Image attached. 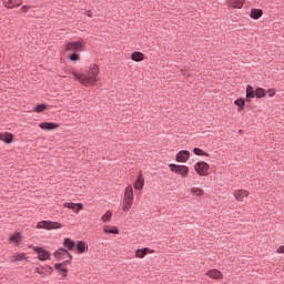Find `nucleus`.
<instances>
[{"instance_id":"nucleus-20","label":"nucleus","mask_w":284,"mask_h":284,"mask_svg":"<svg viewBox=\"0 0 284 284\" xmlns=\"http://www.w3.org/2000/svg\"><path fill=\"white\" fill-rule=\"evenodd\" d=\"M21 3H22L21 1L14 2V0H4L3 1L4 8H9V9L19 8V6H21Z\"/></svg>"},{"instance_id":"nucleus-19","label":"nucleus","mask_w":284,"mask_h":284,"mask_svg":"<svg viewBox=\"0 0 284 284\" xmlns=\"http://www.w3.org/2000/svg\"><path fill=\"white\" fill-rule=\"evenodd\" d=\"M26 258H28L26 253H16L11 256V263L26 261Z\"/></svg>"},{"instance_id":"nucleus-38","label":"nucleus","mask_w":284,"mask_h":284,"mask_svg":"<svg viewBox=\"0 0 284 284\" xmlns=\"http://www.w3.org/2000/svg\"><path fill=\"white\" fill-rule=\"evenodd\" d=\"M70 261H72V260L69 258V260L64 261L61 264L64 265V267H68V265H70Z\"/></svg>"},{"instance_id":"nucleus-29","label":"nucleus","mask_w":284,"mask_h":284,"mask_svg":"<svg viewBox=\"0 0 284 284\" xmlns=\"http://www.w3.org/2000/svg\"><path fill=\"white\" fill-rule=\"evenodd\" d=\"M234 104L239 108V112H241L242 110H245V100L237 99L235 100Z\"/></svg>"},{"instance_id":"nucleus-3","label":"nucleus","mask_w":284,"mask_h":284,"mask_svg":"<svg viewBox=\"0 0 284 284\" xmlns=\"http://www.w3.org/2000/svg\"><path fill=\"white\" fill-rule=\"evenodd\" d=\"M61 227H63L62 223L52 221H40L37 224L38 230H61Z\"/></svg>"},{"instance_id":"nucleus-1","label":"nucleus","mask_w":284,"mask_h":284,"mask_svg":"<svg viewBox=\"0 0 284 284\" xmlns=\"http://www.w3.org/2000/svg\"><path fill=\"white\" fill-rule=\"evenodd\" d=\"M99 72H100L99 64L92 63L89 65L87 70V74L73 71L72 75L74 77V80L79 81L81 85L88 87V85H94V83L99 81Z\"/></svg>"},{"instance_id":"nucleus-31","label":"nucleus","mask_w":284,"mask_h":284,"mask_svg":"<svg viewBox=\"0 0 284 284\" xmlns=\"http://www.w3.org/2000/svg\"><path fill=\"white\" fill-rule=\"evenodd\" d=\"M193 152L194 154H196V156H210V154H207L205 151H203L200 148H194Z\"/></svg>"},{"instance_id":"nucleus-21","label":"nucleus","mask_w":284,"mask_h":284,"mask_svg":"<svg viewBox=\"0 0 284 284\" xmlns=\"http://www.w3.org/2000/svg\"><path fill=\"white\" fill-rule=\"evenodd\" d=\"M77 250L79 254H85V252H88V244L83 241H79L77 243Z\"/></svg>"},{"instance_id":"nucleus-15","label":"nucleus","mask_w":284,"mask_h":284,"mask_svg":"<svg viewBox=\"0 0 284 284\" xmlns=\"http://www.w3.org/2000/svg\"><path fill=\"white\" fill-rule=\"evenodd\" d=\"M0 141H3V143L10 144L12 141H14V135L9 132H2L0 133Z\"/></svg>"},{"instance_id":"nucleus-7","label":"nucleus","mask_w":284,"mask_h":284,"mask_svg":"<svg viewBox=\"0 0 284 284\" xmlns=\"http://www.w3.org/2000/svg\"><path fill=\"white\" fill-rule=\"evenodd\" d=\"M33 252H37L38 258L42 262L50 261V252L44 250L43 247L33 246Z\"/></svg>"},{"instance_id":"nucleus-41","label":"nucleus","mask_w":284,"mask_h":284,"mask_svg":"<svg viewBox=\"0 0 284 284\" xmlns=\"http://www.w3.org/2000/svg\"><path fill=\"white\" fill-rule=\"evenodd\" d=\"M37 274H41V272L39 270H37Z\"/></svg>"},{"instance_id":"nucleus-5","label":"nucleus","mask_w":284,"mask_h":284,"mask_svg":"<svg viewBox=\"0 0 284 284\" xmlns=\"http://www.w3.org/2000/svg\"><path fill=\"white\" fill-rule=\"evenodd\" d=\"M194 170L199 176H207V174H210V164L206 162H197L194 165Z\"/></svg>"},{"instance_id":"nucleus-23","label":"nucleus","mask_w":284,"mask_h":284,"mask_svg":"<svg viewBox=\"0 0 284 284\" xmlns=\"http://www.w3.org/2000/svg\"><path fill=\"white\" fill-rule=\"evenodd\" d=\"M256 97V91H254V88L252 85L246 87V101H250V99H254Z\"/></svg>"},{"instance_id":"nucleus-36","label":"nucleus","mask_w":284,"mask_h":284,"mask_svg":"<svg viewBox=\"0 0 284 284\" xmlns=\"http://www.w3.org/2000/svg\"><path fill=\"white\" fill-rule=\"evenodd\" d=\"M268 97H274L276 94V91L274 89H270L268 91Z\"/></svg>"},{"instance_id":"nucleus-10","label":"nucleus","mask_w":284,"mask_h":284,"mask_svg":"<svg viewBox=\"0 0 284 284\" xmlns=\"http://www.w3.org/2000/svg\"><path fill=\"white\" fill-rule=\"evenodd\" d=\"M63 207H67L68 210H72L75 214H79V212H81V210H83V204L73 203V202H65L63 204Z\"/></svg>"},{"instance_id":"nucleus-17","label":"nucleus","mask_w":284,"mask_h":284,"mask_svg":"<svg viewBox=\"0 0 284 284\" xmlns=\"http://www.w3.org/2000/svg\"><path fill=\"white\" fill-rule=\"evenodd\" d=\"M145 185V180L143 179V174H139L135 183L133 184L134 190H143V186Z\"/></svg>"},{"instance_id":"nucleus-13","label":"nucleus","mask_w":284,"mask_h":284,"mask_svg":"<svg viewBox=\"0 0 284 284\" xmlns=\"http://www.w3.org/2000/svg\"><path fill=\"white\" fill-rule=\"evenodd\" d=\"M205 275L213 280L223 278V273L217 268L209 270Z\"/></svg>"},{"instance_id":"nucleus-11","label":"nucleus","mask_w":284,"mask_h":284,"mask_svg":"<svg viewBox=\"0 0 284 284\" xmlns=\"http://www.w3.org/2000/svg\"><path fill=\"white\" fill-rule=\"evenodd\" d=\"M189 160H190V151L182 150V151L178 152V154H176L178 163H187Z\"/></svg>"},{"instance_id":"nucleus-35","label":"nucleus","mask_w":284,"mask_h":284,"mask_svg":"<svg viewBox=\"0 0 284 284\" xmlns=\"http://www.w3.org/2000/svg\"><path fill=\"white\" fill-rule=\"evenodd\" d=\"M276 253L284 254V245H281L280 247H277Z\"/></svg>"},{"instance_id":"nucleus-28","label":"nucleus","mask_w":284,"mask_h":284,"mask_svg":"<svg viewBox=\"0 0 284 284\" xmlns=\"http://www.w3.org/2000/svg\"><path fill=\"white\" fill-rule=\"evenodd\" d=\"M133 204H134V202H128V201L123 200L122 211L130 212V210H132Z\"/></svg>"},{"instance_id":"nucleus-34","label":"nucleus","mask_w":284,"mask_h":284,"mask_svg":"<svg viewBox=\"0 0 284 284\" xmlns=\"http://www.w3.org/2000/svg\"><path fill=\"white\" fill-rule=\"evenodd\" d=\"M70 61H79V54L72 53L69 55Z\"/></svg>"},{"instance_id":"nucleus-14","label":"nucleus","mask_w":284,"mask_h":284,"mask_svg":"<svg viewBox=\"0 0 284 284\" xmlns=\"http://www.w3.org/2000/svg\"><path fill=\"white\" fill-rule=\"evenodd\" d=\"M39 128H40L41 130H48V131H50V130H57V129H59V124H58V123H54V122H41V123L39 124Z\"/></svg>"},{"instance_id":"nucleus-8","label":"nucleus","mask_w":284,"mask_h":284,"mask_svg":"<svg viewBox=\"0 0 284 284\" xmlns=\"http://www.w3.org/2000/svg\"><path fill=\"white\" fill-rule=\"evenodd\" d=\"M233 196L235 201L243 203V199H247L250 196V192L247 190L240 189L233 193Z\"/></svg>"},{"instance_id":"nucleus-4","label":"nucleus","mask_w":284,"mask_h":284,"mask_svg":"<svg viewBox=\"0 0 284 284\" xmlns=\"http://www.w3.org/2000/svg\"><path fill=\"white\" fill-rule=\"evenodd\" d=\"M169 168L171 172L180 174V176H183L184 179L187 176L190 172V168H187L186 165L169 164Z\"/></svg>"},{"instance_id":"nucleus-40","label":"nucleus","mask_w":284,"mask_h":284,"mask_svg":"<svg viewBox=\"0 0 284 284\" xmlns=\"http://www.w3.org/2000/svg\"><path fill=\"white\" fill-rule=\"evenodd\" d=\"M240 8H243V4L245 3V1H240Z\"/></svg>"},{"instance_id":"nucleus-39","label":"nucleus","mask_w":284,"mask_h":284,"mask_svg":"<svg viewBox=\"0 0 284 284\" xmlns=\"http://www.w3.org/2000/svg\"><path fill=\"white\" fill-rule=\"evenodd\" d=\"M87 17L92 18V11H87Z\"/></svg>"},{"instance_id":"nucleus-33","label":"nucleus","mask_w":284,"mask_h":284,"mask_svg":"<svg viewBox=\"0 0 284 284\" xmlns=\"http://www.w3.org/2000/svg\"><path fill=\"white\" fill-rule=\"evenodd\" d=\"M44 110H48V104H37L34 108V112H44Z\"/></svg>"},{"instance_id":"nucleus-27","label":"nucleus","mask_w":284,"mask_h":284,"mask_svg":"<svg viewBox=\"0 0 284 284\" xmlns=\"http://www.w3.org/2000/svg\"><path fill=\"white\" fill-rule=\"evenodd\" d=\"M63 245H64V247H68V250H70V251H72V250H74V246L77 245L75 243H74V241H72L71 239H64V241H63Z\"/></svg>"},{"instance_id":"nucleus-26","label":"nucleus","mask_w":284,"mask_h":284,"mask_svg":"<svg viewBox=\"0 0 284 284\" xmlns=\"http://www.w3.org/2000/svg\"><path fill=\"white\" fill-rule=\"evenodd\" d=\"M191 194H193V196H203L205 194V191H203V189L201 187L193 186L191 189Z\"/></svg>"},{"instance_id":"nucleus-9","label":"nucleus","mask_w":284,"mask_h":284,"mask_svg":"<svg viewBox=\"0 0 284 284\" xmlns=\"http://www.w3.org/2000/svg\"><path fill=\"white\" fill-rule=\"evenodd\" d=\"M123 201L134 203V190L132 185H128L124 190Z\"/></svg>"},{"instance_id":"nucleus-25","label":"nucleus","mask_w":284,"mask_h":284,"mask_svg":"<svg viewBox=\"0 0 284 284\" xmlns=\"http://www.w3.org/2000/svg\"><path fill=\"white\" fill-rule=\"evenodd\" d=\"M103 233L104 234H119V229L116 226H104Z\"/></svg>"},{"instance_id":"nucleus-30","label":"nucleus","mask_w":284,"mask_h":284,"mask_svg":"<svg viewBox=\"0 0 284 284\" xmlns=\"http://www.w3.org/2000/svg\"><path fill=\"white\" fill-rule=\"evenodd\" d=\"M255 97H256L257 99H264V97H265V89H263V88H257V89L255 90Z\"/></svg>"},{"instance_id":"nucleus-24","label":"nucleus","mask_w":284,"mask_h":284,"mask_svg":"<svg viewBox=\"0 0 284 284\" xmlns=\"http://www.w3.org/2000/svg\"><path fill=\"white\" fill-rule=\"evenodd\" d=\"M250 17H251V19H261L263 17V10L252 9Z\"/></svg>"},{"instance_id":"nucleus-12","label":"nucleus","mask_w":284,"mask_h":284,"mask_svg":"<svg viewBox=\"0 0 284 284\" xmlns=\"http://www.w3.org/2000/svg\"><path fill=\"white\" fill-rule=\"evenodd\" d=\"M146 254H154V250H151L149 247L138 248L135 251V258H145Z\"/></svg>"},{"instance_id":"nucleus-18","label":"nucleus","mask_w":284,"mask_h":284,"mask_svg":"<svg viewBox=\"0 0 284 284\" xmlns=\"http://www.w3.org/2000/svg\"><path fill=\"white\" fill-rule=\"evenodd\" d=\"M54 268L58 270V272H60V274H62L63 278H65V276H68V267L65 266V264L57 263V264H54Z\"/></svg>"},{"instance_id":"nucleus-22","label":"nucleus","mask_w":284,"mask_h":284,"mask_svg":"<svg viewBox=\"0 0 284 284\" xmlns=\"http://www.w3.org/2000/svg\"><path fill=\"white\" fill-rule=\"evenodd\" d=\"M131 59L132 61H135L136 63H139L145 59V55L141 52H133L131 54Z\"/></svg>"},{"instance_id":"nucleus-2","label":"nucleus","mask_w":284,"mask_h":284,"mask_svg":"<svg viewBox=\"0 0 284 284\" xmlns=\"http://www.w3.org/2000/svg\"><path fill=\"white\" fill-rule=\"evenodd\" d=\"M65 52H83L85 50V41L82 39L73 42H68L64 45Z\"/></svg>"},{"instance_id":"nucleus-32","label":"nucleus","mask_w":284,"mask_h":284,"mask_svg":"<svg viewBox=\"0 0 284 284\" xmlns=\"http://www.w3.org/2000/svg\"><path fill=\"white\" fill-rule=\"evenodd\" d=\"M110 219H112V211H106L105 214L101 216L103 223H109Z\"/></svg>"},{"instance_id":"nucleus-37","label":"nucleus","mask_w":284,"mask_h":284,"mask_svg":"<svg viewBox=\"0 0 284 284\" xmlns=\"http://www.w3.org/2000/svg\"><path fill=\"white\" fill-rule=\"evenodd\" d=\"M28 10H30V7H28V6L21 7V11H22V12H27Z\"/></svg>"},{"instance_id":"nucleus-6","label":"nucleus","mask_w":284,"mask_h":284,"mask_svg":"<svg viewBox=\"0 0 284 284\" xmlns=\"http://www.w3.org/2000/svg\"><path fill=\"white\" fill-rule=\"evenodd\" d=\"M53 256L58 258V261H63L64 258H70L72 261V254L68 252V250L60 247L58 251L53 253Z\"/></svg>"},{"instance_id":"nucleus-16","label":"nucleus","mask_w":284,"mask_h":284,"mask_svg":"<svg viewBox=\"0 0 284 284\" xmlns=\"http://www.w3.org/2000/svg\"><path fill=\"white\" fill-rule=\"evenodd\" d=\"M22 239L23 237L21 236V233L14 232L13 234L10 235L9 243H14L16 245H20Z\"/></svg>"}]
</instances>
